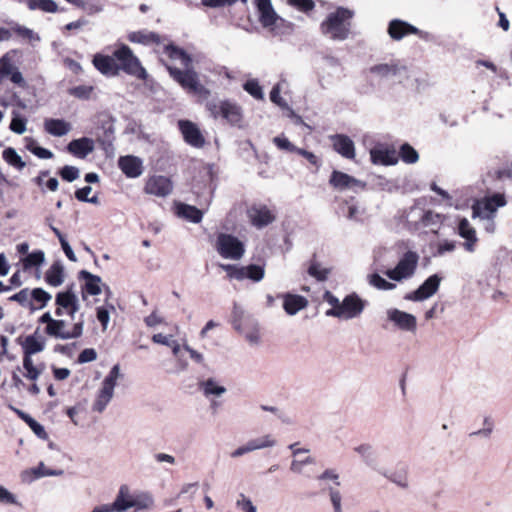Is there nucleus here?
Wrapping results in <instances>:
<instances>
[{
  "label": "nucleus",
  "instance_id": "obj_1",
  "mask_svg": "<svg viewBox=\"0 0 512 512\" xmlns=\"http://www.w3.org/2000/svg\"><path fill=\"white\" fill-rule=\"evenodd\" d=\"M354 17L355 11L353 9L336 6L320 23V32L332 41H345L353 35Z\"/></svg>",
  "mask_w": 512,
  "mask_h": 512
},
{
  "label": "nucleus",
  "instance_id": "obj_2",
  "mask_svg": "<svg viewBox=\"0 0 512 512\" xmlns=\"http://www.w3.org/2000/svg\"><path fill=\"white\" fill-rule=\"evenodd\" d=\"M39 324H45L44 334L50 338L69 340L79 338L83 333V322L74 323L67 329V323L61 319H54L50 312H45L38 318Z\"/></svg>",
  "mask_w": 512,
  "mask_h": 512
},
{
  "label": "nucleus",
  "instance_id": "obj_3",
  "mask_svg": "<svg viewBox=\"0 0 512 512\" xmlns=\"http://www.w3.org/2000/svg\"><path fill=\"white\" fill-rule=\"evenodd\" d=\"M169 75L188 93H191L200 99H207L210 96V90L199 82L198 74L193 69L179 68L167 65Z\"/></svg>",
  "mask_w": 512,
  "mask_h": 512
},
{
  "label": "nucleus",
  "instance_id": "obj_4",
  "mask_svg": "<svg viewBox=\"0 0 512 512\" xmlns=\"http://www.w3.org/2000/svg\"><path fill=\"white\" fill-rule=\"evenodd\" d=\"M113 56L119 67L128 75L134 76L138 79L145 80L147 72L142 66L140 60L133 54L132 50L127 45H121L113 52Z\"/></svg>",
  "mask_w": 512,
  "mask_h": 512
},
{
  "label": "nucleus",
  "instance_id": "obj_5",
  "mask_svg": "<svg viewBox=\"0 0 512 512\" xmlns=\"http://www.w3.org/2000/svg\"><path fill=\"white\" fill-rule=\"evenodd\" d=\"M206 108L212 117H221L227 123L233 126H240V123L243 120L241 107L229 100L207 102Z\"/></svg>",
  "mask_w": 512,
  "mask_h": 512
},
{
  "label": "nucleus",
  "instance_id": "obj_6",
  "mask_svg": "<svg viewBox=\"0 0 512 512\" xmlns=\"http://www.w3.org/2000/svg\"><path fill=\"white\" fill-rule=\"evenodd\" d=\"M215 249L224 259L240 260L245 254V245L236 236L219 233L216 237Z\"/></svg>",
  "mask_w": 512,
  "mask_h": 512
},
{
  "label": "nucleus",
  "instance_id": "obj_7",
  "mask_svg": "<svg viewBox=\"0 0 512 512\" xmlns=\"http://www.w3.org/2000/svg\"><path fill=\"white\" fill-rule=\"evenodd\" d=\"M419 255L414 251H407L401 257L397 265L393 269H388L385 275L393 280L400 282L404 279L412 277L417 269Z\"/></svg>",
  "mask_w": 512,
  "mask_h": 512
},
{
  "label": "nucleus",
  "instance_id": "obj_8",
  "mask_svg": "<svg viewBox=\"0 0 512 512\" xmlns=\"http://www.w3.org/2000/svg\"><path fill=\"white\" fill-rule=\"evenodd\" d=\"M220 267L226 271L229 279H236L242 281L244 279L259 282L264 278V266L250 264L247 266H237L233 264H221Z\"/></svg>",
  "mask_w": 512,
  "mask_h": 512
},
{
  "label": "nucleus",
  "instance_id": "obj_9",
  "mask_svg": "<svg viewBox=\"0 0 512 512\" xmlns=\"http://www.w3.org/2000/svg\"><path fill=\"white\" fill-rule=\"evenodd\" d=\"M55 315L61 317L66 312L71 318L79 309L78 298L72 288L58 292L55 296Z\"/></svg>",
  "mask_w": 512,
  "mask_h": 512
},
{
  "label": "nucleus",
  "instance_id": "obj_10",
  "mask_svg": "<svg viewBox=\"0 0 512 512\" xmlns=\"http://www.w3.org/2000/svg\"><path fill=\"white\" fill-rule=\"evenodd\" d=\"M365 305V300L361 299L356 293H351L343 299L336 314H339L338 318L352 319L363 312Z\"/></svg>",
  "mask_w": 512,
  "mask_h": 512
},
{
  "label": "nucleus",
  "instance_id": "obj_11",
  "mask_svg": "<svg viewBox=\"0 0 512 512\" xmlns=\"http://www.w3.org/2000/svg\"><path fill=\"white\" fill-rule=\"evenodd\" d=\"M247 216L251 225L256 228H263L273 223L276 219L275 213L266 205L254 204L247 210Z\"/></svg>",
  "mask_w": 512,
  "mask_h": 512
},
{
  "label": "nucleus",
  "instance_id": "obj_12",
  "mask_svg": "<svg viewBox=\"0 0 512 512\" xmlns=\"http://www.w3.org/2000/svg\"><path fill=\"white\" fill-rule=\"evenodd\" d=\"M441 278L437 275L429 276L415 291L406 294L405 299L410 301H423L433 296L440 285Z\"/></svg>",
  "mask_w": 512,
  "mask_h": 512
},
{
  "label": "nucleus",
  "instance_id": "obj_13",
  "mask_svg": "<svg viewBox=\"0 0 512 512\" xmlns=\"http://www.w3.org/2000/svg\"><path fill=\"white\" fill-rule=\"evenodd\" d=\"M179 130L184 141L195 148L204 147L206 140L198 126L189 120H180L178 122Z\"/></svg>",
  "mask_w": 512,
  "mask_h": 512
},
{
  "label": "nucleus",
  "instance_id": "obj_14",
  "mask_svg": "<svg viewBox=\"0 0 512 512\" xmlns=\"http://www.w3.org/2000/svg\"><path fill=\"white\" fill-rule=\"evenodd\" d=\"M172 188L173 185L169 178L162 175H154L146 181L144 191L150 195L166 197L172 192Z\"/></svg>",
  "mask_w": 512,
  "mask_h": 512
},
{
  "label": "nucleus",
  "instance_id": "obj_15",
  "mask_svg": "<svg viewBox=\"0 0 512 512\" xmlns=\"http://www.w3.org/2000/svg\"><path fill=\"white\" fill-rule=\"evenodd\" d=\"M329 185L335 190L343 191L354 187H365V183L342 171L333 170L329 177Z\"/></svg>",
  "mask_w": 512,
  "mask_h": 512
},
{
  "label": "nucleus",
  "instance_id": "obj_16",
  "mask_svg": "<svg viewBox=\"0 0 512 512\" xmlns=\"http://www.w3.org/2000/svg\"><path fill=\"white\" fill-rule=\"evenodd\" d=\"M330 141L332 143L334 151H336L342 157L349 160L355 159V145L353 140L349 136L345 134L331 135Z\"/></svg>",
  "mask_w": 512,
  "mask_h": 512
},
{
  "label": "nucleus",
  "instance_id": "obj_17",
  "mask_svg": "<svg viewBox=\"0 0 512 512\" xmlns=\"http://www.w3.org/2000/svg\"><path fill=\"white\" fill-rule=\"evenodd\" d=\"M387 31L389 36L396 41L401 40L407 35H418L420 33L417 27L400 19L391 20Z\"/></svg>",
  "mask_w": 512,
  "mask_h": 512
},
{
  "label": "nucleus",
  "instance_id": "obj_18",
  "mask_svg": "<svg viewBox=\"0 0 512 512\" xmlns=\"http://www.w3.org/2000/svg\"><path fill=\"white\" fill-rule=\"evenodd\" d=\"M118 166L128 178H137L143 172L141 159L133 155L121 156L118 160Z\"/></svg>",
  "mask_w": 512,
  "mask_h": 512
},
{
  "label": "nucleus",
  "instance_id": "obj_19",
  "mask_svg": "<svg viewBox=\"0 0 512 512\" xmlns=\"http://www.w3.org/2000/svg\"><path fill=\"white\" fill-rule=\"evenodd\" d=\"M259 12V22L265 28L276 24L278 15L274 11L271 0H254Z\"/></svg>",
  "mask_w": 512,
  "mask_h": 512
},
{
  "label": "nucleus",
  "instance_id": "obj_20",
  "mask_svg": "<svg viewBox=\"0 0 512 512\" xmlns=\"http://www.w3.org/2000/svg\"><path fill=\"white\" fill-rule=\"evenodd\" d=\"M92 62L103 75L116 76L119 74V67L114 56L96 54Z\"/></svg>",
  "mask_w": 512,
  "mask_h": 512
},
{
  "label": "nucleus",
  "instance_id": "obj_21",
  "mask_svg": "<svg viewBox=\"0 0 512 512\" xmlns=\"http://www.w3.org/2000/svg\"><path fill=\"white\" fill-rule=\"evenodd\" d=\"M115 512H125L129 508L138 506L137 500L130 494L127 485L119 488L115 501L111 504Z\"/></svg>",
  "mask_w": 512,
  "mask_h": 512
},
{
  "label": "nucleus",
  "instance_id": "obj_22",
  "mask_svg": "<svg viewBox=\"0 0 512 512\" xmlns=\"http://www.w3.org/2000/svg\"><path fill=\"white\" fill-rule=\"evenodd\" d=\"M275 444V440L271 438L270 435H265L257 439H253L248 441L245 445L237 448L235 451L232 452V457H239L242 456L248 452L262 449L266 447H271Z\"/></svg>",
  "mask_w": 512,
  "mask_h": 512
},
{
  "label": "nucleus",
  "instance_id": "obj_23",
  "mask_svg": "<svg viewBox=\"0 0 512 512\" xmlns=\"http://www.w3.org/2000/svg\"><path fill=\"white\" fill-rule=\"evenodd\" d=\"M458 234L466 239L464 243V248L468 252H473L475 250V245L478 241L476 236L475 229L470 225L469 221L466 218H462L458 223Z\"/></svg>",
  "mask_w": 512,
  "mask_h": 512
},
{
  "label": "nucleus",
  "instance_id": "obj_24",
  "mask_svg": "<svg viewBox=\"0 0 512 512\" xmlns=\"http://www.w3.org/2000/svg\"><path fill=\"white\" fill-rule=\"evenodd\" d=\"M281 297L283 298V308L289 315H295L308 305V300L301 295L286 293Z\"/></svg>",
  "mask_w": 512,
  "mask_h": 512
},
{
  "label": "nucleus",
  "instance_id": "obj_25",
  "mask_svg": "<svg viewBox=\"0 0 512 512\" xmlns=\"http://www.w3.org/2000/svg\"><path fill=\"white\" fill-rule=\"evenodd\" d=\"M388 317L402 330L412 331L416 329V318L412 314L394 309L389 311Z\"/></svg>",
  "mask_w": 512,
  "mask_h": 512
},
{
  "label": "nucleus",
  "instance_id": "obj_26",
  "mask_svg": "<svg viewBox=\"0 0 512 512\" xmlns=\"http://www.w3.org/2000/svg\"><path fill=\"white\" fill-rule=\"evenodd\" d=\"M128 40L132 43H139L143 45H159L165 40V37H162L156 32L139 30L129 33Z\"/></svg>",
  "mask_w": 512,
  "mask_h": 512
},
{
  "label": "nucleus",
  "instance_id": "obj_27",
  "mask_svg": "<svg viewBox=\"0 0 512 512\" xmlns=\"http://www.w3.org/2000/svg\"><path fill=\"white\" fill-rule=\"evenodd\" d=\"M370 157L373 164L394 165L398 161L395 150L374 148L370 151Z\"/></svg>",
  "mask_w": 512,
  "mask_h": 512
},
{
  "label": "nucleus",
  "instance_id": "obj_28",
  "mask_svg": "<svg viewBox=\"0 0 512 512\" xmlns=\"http://www.w3.org/2000/svg\"><path fill=\"white\" fill-rule=\"evenodd\" d=\"M70 129V123L63 119L46 118L44 120V130L52 136H64L70 131Z\"/></svg>",
  "mask_w": 512,
  "mask_h": 512
},
{
  "label": "nucleus",
  "instance_id": "obj_29",
  "mask_svg": "<svg viewBox=\"0 0 512 512\" xmlns=\"http://www.w3.org/2000/svg\"><path fill=\"white\" fill-rule=\"evenodd\" d=\"M67 149L73 155L84 158L93 151V142L86 137L75 139L68 144Z\"/></svg>",
  "mask_w": 512,
  "mask_h": 512
},
{
  "label": "nucleus",
  "instance_id": "obj_30",
  "mask_svg": "<svg viewBox=\"0 0 512 512\" xmlns=\"http://www.w3.org/2000/svg\"><path fill=\"white\" fill-rule=\"evenodd\" d=\"M164 53L172 61L179 60L183 67L188 68L192 64L191 56L182 48L169 43L164 46Z\"/></svg>",
  "mask_w": 512,
  "mask_h": 512
},
{
  "label": "nucleus",
  "instance_id": "obj_31",
  "mask_svg": "<svg viewBox=\"0 0 512 512\" xmlns=\"http://www.w3.org/2000/svg\"><path fill=\"white\" fill-rule=\"evenodd\" d=\"M64 267L60 261H55L45 272V282L52 286L58 287L64 282Z\"/></svg>",
  "mask_w": 512,
  "mask_h": 512
},
{
  "label": "nucleus",
  "instance_id": "obj_32",
  "mask_svg": "<svg viewBox=\"0 0 512 512\" xmlns=\"http://www.w3.org/2000/svg\"><path fill=\"white\" fill-rule=\"evenodd\" d=\"M79 279L85 280L83 290L87 294L95 296L101 293V278L99 276L94 275L86 270H81L79 272Z\"/></svg>",
  "mask_w": 512,
  "mask_h": 512
},
{
  "label": "nucleus",
  "instance_id": "obj_33",
  "mask_svg": "<svg viewBox=\"0 0 512 512\" xmlns=\"http://www.w3.org/2000/svg\"><path fill=\"white\" fill-rule=\"evenodd\" d=\"M19 344L22 347L23 354L28 356L40 353L45 348L44 340H38L35 335L26 336L23 341H19Z\"/></svg>",
  "mask_w": 512,
  "mask_h": 512
},
{
  "label": "nucleus",
  "instance_id": "obj_34",
  "mask_svg": "<svg viewBox=\"0 0 512 512\" xmlns=\"http://www.w3.org/2000/svg\"><path fill=\"white\" fill-rule=\"evenodd\" d=\"M307 273L317 281L324 282L328 279V276L331 273V269L322 267L321 264L317 261V256L314 253L309 261Z\"/></svg>",
  "mask_w": 512,
  "mask_h": 512
},
{
  "label": "nucleus",
  "instance_id": "obj_35",
  "mask_svg": "<svg viewBox=\"0 0 512 512\" xmlns=\"http://www.w3.org/2000/svg\"><path fill=\"white\" fill-rule=\"evenodd\" d=\"M51 298V294L45 291L43 288L32 289L30 312L43 309L51 300Z\"/></svg>",
  "mask_w": 512,
  "mask_h": 512
},
{
  "label": "nucleus",
  "instance_id": "obj_36",
  "mask_svg": "<svg viewBox=\"0 0 512 512\" xmlns=\"http://www.w3.org/2000/svg\"><path fill=\"white\" fill-rule=\"evenodd\" d=\"M114 388L102 384V388L99 390L98 395L93 403V411L103 412L110 400L113 397Z\"/></svg>",
  "mask_w": 512,
  "mask_h": 512
},
{
  "label": "nucleus",
  "instance_id": "obj_37",
  "mask_svg": "<svg viewBox=\"0 0 512 512\" xmlns=\"http://www.w3.org/2000/svg\"><path fill=\"white\" fill-rule=\"evenodd\" d=\"M401 69H404V67H401L396 63H384L372 66L370 68V72L372 74H376L380 77L386 78L389 76H396L397 74L400 73Z\"/></svg>",
  "mask_w": 512,
  "mask_h": 512
},
{
  "label": "nucleus",
  "instance_id": "obj_38",
  "mask_svg": "<svg viewBox=\"0 0 512 512\" xmlns=\"http://www.w3.org/2000/svg\"><path fill=\"white\" fill-rule=\"evenodd\" d=\"M178 214L193 223H199L203 218V212L200 209L188 204H180Z\"/></svg>",
  "mask_w": 512,
  "mask_h": 512
},
{
  "label": "nucleus",
  "instance_id": "obj_39",
  "mask_svg": "<svg viewBox=\"0 0 512 512\" xmlns=\"http://www.w3.org/2000/svg\"><path fill=\"white\" fill-rule=\"evenodd\" d=\"M23 367L26 371L24 376L31 380L36 381L43 371V366H35L32 360V356L23 354Z\"/></svg>",
  "mask_w": 512,
  "mask_h": 512
},
{
  "label": "nucleus",
  "instance_id": "obj_40",
  "mask_svg": "<svg viewBox=\"0 0 512 512\" xmlns=\"http://www.w3.org/2000/svg\"><path fill=\"white\" fill-rule=\"evenodd\" d=\"M26 4L30 10H41L48 13L58 11V6L53 0H26Z\"/></svg>",
  "mask_w": 512,
  "mask_h": 512
},
{
  "label": "nucleus",
  "instance_id": "obj_41",
  "mask_svg": "<svg viewBox=\"0 0 512 512\" xmlns=\"http://www.w3.org/2000/svg\"><path fill=\"white\" fill-rule=\"evenodd\" d=\"M44 260V252L42 250H35L22 259V265L25 270H28L33 267H39L43 264Z\"/></svg>",
  "mask_w": 512,
  "mask_h": 512
},
{
  "label": "nucleus",
  "instance_id": "obj_42",
  "mask_svg": "<svg viewBox=\"0 0 512 512\" xmlns=\"http://www.w3.org/2000/svg\"><path fill=\"white\" fill-rule=\"evenodd\" d=\"M2 157L9 165L18 170H22L26 166L25 162L12 147L6 148L2 153Z\"/></svg>",
  "mask_w": 512,
  "mask_h": 512
},
{
  "label": "nucleus",
  "instance_id": "obj_43",
  "mask_svg": "<svg viewBox=\"0 0 512 512\" xmlns=\"http://www.w3.org/2000/svg\"><path fill=\"white\" fill-rule=\"evenodd\" d=\"M506 204V199L502 194H494L490 197L485 198L483 202V208L489 213H494L498 207H502Z\"/></svg>",
  "mask_w": 512,
  "mask_h": 512
},
{
  "label": "nucleus",
  "instance_id": "obj_44",
  "mask_svg": "<svg viewBox=\"0 0 512 512\" xmlns=\"http://www.w3.org/2000/svg\"><path fill=\"white\" fill-rule=\"evenodd\" d=\"M11 302H16L20 306L28 309L30 311L31 306V290L28 288H23L19 292L15 293L14 295L10 296L8 298Z\"/></svg>",
  "mask_w": 512,
  "mask_h": 512
},
{
  "label": "nucleus",
  "instance_id": "obj_45",
  "mask_svg": "<svg viewBox=\"0 0 512 512\" xmlns=\"http://www.w3.org/2000/svg\"><path fill=\"white\" fill-rule=\"evenodd\" d=\"M400 158L408 164L417 162L419 155L417 151L408 143L403 144L399 151Z\"/></svg>",
  "mask_w": 512,
  "mask_h": 512
},
{
  "label": "nucleus",
  "instance_id": "obj_46",
  "mask_svg": "<svg viewBox=\"0 0 512 512\" xmlns=\"http://www.w3.org/2000/svg\"><path fill=\"white\" fill-rule=\"evenodd\" d=\"M244 90L257 100L263 99V90L256 79L247 80L243 85Z\"/></svg>",
  "mask_w": 512,
  "mask_h": 512
},
{
  "label": "nucleus",
  "instance_id": "obj_47",
  "mask_svg": "<svg viewBox=\"0 0 512 512\" xmlns=\"http://www.w3.org/2000/svg\"><path fill=\"white\" fill-rule=\"evenodd\" d=\"M94 91L91 85H79L69 89V94L82 100H88Z\"/></svg>",
  "mask_w": 512,
  "mask_h": 512
},
{
  "label": "nucleus",
  "instance_id": "obj_48",
  "mask_svg": "<svg viewBox=\"0 0 512 512\" xmlns=\"http://www.w3.org/2000/svg\"><path fill=\"white\" fill-rule=\"evenodd\" d=\"M273 143L280 150H285L291 153H296L298 151V147H296L293 143H291L285 136H276L273 138Z\"/></svg>",
  "mask_w": 512,
  "mask_h": 512
},
{
  "label": "nucleus",
  "instance_id": "obj_49",
  "mask_svg": "<svg viewBox=\"0 0 512 512\" xmlns=\"http://www.w3.org/2000/svg\"><path fill=\"white\" fill-rule=\"evenodd\" d=\"M58 174L63 180L73 182L79 177V170L74 166L66 165L59 170Z\"/></svg>",
  "mask_w": 512,
  "mask_h": 512
},
{
  "label": "nucleus",
  "instance_id": "obj_50",
  "mask_svg": "<svg viewBox=\"0 0 512 512\" xmlns=\"http://www.w3.org/2000/svg\"><path fill=\"white\" fill-rule=\"evenodd\" d=\"M202 386L205 395H220L226 390L223 386L217 385L213 379H208L202 384Z\"/></svg>",
  "mask_w": 512,
  "mask_h": 512
},
{
  "label": "nucleus",
  "instance_id": "obj_51",
  "mask_svg": "<svg viewBox=\"0 0 512 512\" xmlns=\"http://www.w3.org/2000/svg\"><path fill=\"white\" fill-rule=\"evenodd\" d=\"M370 284L381 290H391L395 288V284L386 281L376 273L370 276Z\"/></svg>",
  "mask_w": 512,
  "mask_h": 512
},
{
  "label": "nucleus",
  "instance_id": "obj_52",
  "mask_svg": "<svg viewBox=\"0 0 512 512\" xmlns=\"http://www.w3.org/2000/svg\"><path fill=\"white\" fill-rule=\"evenodd\" d=\"M24 421L29 425V427L32 429V431L41 439H46L48 437L47 432L45 431L44 427L38 423L35 419H33L31 416H26L24 418Z\"/></svg>",
  "mask_w": 512,
  "mask_h": 512
},
{
  "label": "nucleus",
  "instance_id": "obj_53",
  "mask_svg": "<svg viewBox=\"0 0 512 512\" xmlns=\"http://www.w3.org/2000/svg\"><path fill=\"white\" fill-rule=\"evenodd\" d=\"M289 3L298 8L300 11L307 14L308 16H311L310 12L315 7V3L313 0H289Z\"/></svg>",
  "mask_w": 512,
  "mask_h": 512
},
{
  "label": "nucleus",
  "instance_id": "obj_54",
  "mask_svg": "<svg viewBox=\"0 0 512 512\" xmlns=\"http://www.w3.org/2000/svg\"><path fill=\"white\" fill-rule=\"evenodd\" d=\"M325 299L332 306L331 309L326 311V315L338 318L339 314H336V311L341 307V302L330 292L325 293Z\"/></svg>",
  "mask_w": 512,
  "mask_h": 512
},
{
  "label": "nucleus",
  "instance_id": "obj_55",
  "mask_svg": "<svg viewBox=\"0 0 512 512\" xmlns=\"http://www.w3.org/2000/svg\"><path fill=\"white\" fill-rule=\"evenodd\" d=\"M297 154L305 158L307 162L316 169H319V167L321 166V159L313 152L299 148Z\"/></svg>",
  "mask_w": 512,
  "mask_h": 512
},
{
  "label": "nucleus",
  "instance_id": "obj_56",
  "mask_svg": "<svg viewBox=\"0 0 512 512\" xmlns=\"http://www.w3.org/2000/svg\"><path fill=\"white\" fill-rule=\"evenodd\" d=\"M240 498L236 502V506L242 510V512H256V507L253 505L250 499L244 494H240Z\"/></svg>",
  "mask_w": 512,
  "mask_h": 512
},
{
  "label": "nucleus",
  "instance_id": "obj_57",
  "mask_svg": "<svg viewBox=\"0 0 512 512\" xmlns=\"http://www.w3.org/2000/svg\"><path fill=\"white\" fill-rule=\"evenodd\" d=\"M10 129L17 134H23L26 130V120L18 116L13 117L10 123Z\"/></svg>",
  "mask_w": 512,
  "mask_h": 512
},
{
  "label": "nucleus",
  "instance_id": "obj_58",
  "mask_svg": "<svg viewBox=\"0 0 512 512\" xmlns=\"http://www.w3.org/2000/svg\"><path fill=\"white\" fill-rule=\"evenodd\" d=\"M119 376V367L115 365L110 370L109 374L105 377L102 384H105L109 387L115 388L117 378Z\"/></svg>",
  "mask_w": 512,
  "mask_h": 512
},
{
  "label": "nucleus",
  "instance_id": "obj_59",
  "mask_svg": "<svg viewBox=\"0 0 512 512\" xmlns=\"http://www.w3.org/2000/svg\"><path fill=\"white\" fill-rule=\"evenodd\" d=\"M97 358V353L92 348H86L78 356L79 363H87L94 361Z\"/></svg>",
  "mask_w": 512,
  "mask_h": 512
},
{
  "label": "nucleus",
  "instance_id": "obj_60",
  "mask_svg": "<svg viewBox=\"0 0 512 512\" xmlns=\"http://www.w3.org/2000/svg\"><path fill=\"white\" fill-rule=\"evenodd\" d=\"M97 319L101 323L103 329L105 330L107 328L110 316H109V310L105 307H98L97 308Z\"/></svg>",
  "mask_w": 512,
  "mask_h": 512
},
{
  "label": "nucleus",
  "instance_id": "obj_61",
  "mask_svg": "<svg viewBox=\"0 0 512 512\" xmlns=\"http://www.w3.org/2000/svg\"><path fill=\"white\" fill-rule=\"evenodd\" d=\"M330 499L335 512H342L341 509V494L338 490L330 489Z\"/></svg>",
  "mask_w": 512,
  "mask_h": 512
},
{
  "label": "nucleus",
  "instance_id": "obj_62",
  "mask_svg": "<svg viewBox=\"0 0 512 512\" xmlns=\"http://www.w3.org/2000/svg\"><path fill=\"white\" fill-rule=\"evenodd\" d=\"M0 502L4 504H15V496L9 492L6 488L0 485Z\"/></svg>",
  "mask_w": 512,
  "mask_h": 512
},
{
  "label": "nucleus",
  "instance_id": "obj_63",
  "mask_svg": "<svg viewBox=\"0 0 512 512\" xmlns=\"http://www.w3.org/2000/svg\"><path fill=\"white\" fill-rule=\"evenodd\" d=\"M202 4L207 7H224L234 4V0H202Z\"/></svg>",
  "mask_w": 512,
  "mask_h": 512
},
{
  "label": "nucleus",
  "instance_id": "obj_64",
  "mask_svg": "<svg viewBox=\"0 0 512 512\" xmlns=\"http://www.w3.org/2000/svg\"><path fill=\"white\" fill-rule=\"evenodd\" d=\"M10 80L14 84H17L20 87H25L26 86V82H25V80H24V78L22 76V73L18 69H14L10 73Z\"/></svg>",
  "mask_w": 512,
  "mask_h": 512
}]
</instances>
